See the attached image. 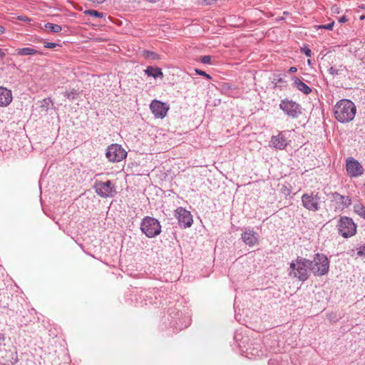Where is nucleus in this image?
Here are the masks:
<instances>
[{"label":"nucleus","instance_id":"f257e3e1","mask_svg":"<svg viewBox=\"0 0 365 365\" xmlns=\"http://www.w3.org/2000/svg\"><path fill=\"white\" fill-rule=\"evenodd\" d=\"M309 259L297 257L290 263L289 275L304 282L309 277Z\"/></svg>","mask_w":365,"mask_h":365},{"label":"nucleus","instance_id":"f03ea898","mask_svg":"<svg viewBox=\"0 0 365 365\" xmlns=\"http://www.w3.org/2000/svg\"><path fill=\"white\" fill-rule=\"evenodd\" d=\"M309 270L314 275L322 276L326 274L329 269V261L326 255L317 253L312 261L309 260Z\"/></svg>","mask_w":365,"mask_h":365},{"label":"nucleus","instance_id":"7ed1b4c3","mask_svg":"<svg viewBox=\"0 0 365 365\" xmlns=\"http://www.w3.org/2000/svg\"><path fill=\"white\" fill-rule=\"evenodd\" d=\"M140 230L147 237H153L160 233L161 226L158 220L146 217L141 222Z\"/></svg>","mask_w":365,"mask_h":365},{"label":"nucleus","instance_id":"20e7f679","mask_svg":"<svg viewBox=\"0 0 365 365\" xmlns=\"http://www.w3.org/2000/svg\"><path fill=\"white\" fill-rule=\"evenodd\" d=\"M337 227L339 234L345 238L352 237L356 232V225L351 218L346 216L340 218Z\"/></svg>","mask_w":365,"mask_h":365},{"label":"nucleus","instance_id":"39448f33","mask_svg":"<svg viewBox=\"0 0 365 365\" xmlns=\"http://www.w3.org/2000/svg\"><path fill=\"white\" fill-rule=\"evenodd\" d=\"M303 206L310 211H317L320 209L321 197L318 192H311L302 196Z\"/></svg>","mask_w":365,"mask_h":365},{"label":"nucleus","instance_id":"423d86ee","mask_svg":"<svg viewBox=\"0 0 365 365\" xmlns=\"http://www.w3.org/2000/svg\"><path fill=\"white\" fill-rule=\"evenodd\" d=\"M93 188L96 193L101 197H111L115 194V188L110 180L105 182L96 180L94 183Z\"/></svg>","mask_w":365,"mask_h":365},{"label":"nucleus","instance_id":"0eeeda50","mask_svg":"<svg viewBox=\"0 0 365 365\" xmlns=\"http://www.w3.org/2000/svg\"><path fill=\"white\" fill-rule=\"evenodd\" d=\"M106 155L109 161L115 163L125 158L127 153L120 145L112 144L108 148Z\"/></svg>","mask_w":365,"mask_h":365},{"label":"nucleus","instance_id":"6e6552de","mask_svg":"<svg viewBox=\"0 0 365 365\" xmlns=\"http://www.w3.org/2000/svg\"><path fill=\"white\" fill-rule=\"evenodd\" d=\"M175 216L178 219L179 225L182 227H190L192 225L193 220L191 213L182 207L175 210Z\"/></svg>","mask_w":365,"mask_h":365},{"label":"nucleus","instance_id":"1a4fd4ad","mask_svg":"<svg viewBox=\"0 0 365 365\" xmlns=\"http://www.w3.org/2000/svg\"><path fill=\"white\" fill-rule=\"evenodd\" d=\"M354 103L348 99L340 100L334 107V114H356Z\"/></svg>","mask_w":365,"mask_h":365},{"label":"nucleus","instance_id":"9d476101","mask_svg":"<svg viewBox=\"0 0 365 365\" xmlns=\"http://www.w3.org/2000/svg\"><path fill=\"white\" fill-rule=\"evenodd\" d=\"M346 169L347 174L351 178H356L364 173V168L361 164L353 158H348L346 159Z\"/></svg>","mask_w":365,"mask_h":365},{"label":"nucleus","instance_id":"9b49d317","mask_svg":"<svg viewBox=\"0 0 365 365\" xmlns=\"http://www.w3.org/2000/svg\"><path fill=\"white\" fill-rule=\"evenodd\" d=\"M290 140L287 137L286 132L279 133L277 135L272 136L270 140V146L278 149L283 150L289 144Z\"/></svg>","mask_w":365,"mask_h":365},{"label":"nucleus","instance_id":"f8f14e48","mask_svg":"<svg viewBox=\"0 0 365 365\" xmlns=\"http://www.w3.org/2000/svg\"><path fill=\"white\" fill-rule=\"evenodd\" d=\"M281 109L287 114H298L301 113L300 106L291 100H283L280 103Z\"/></svg>","mask_w":365,"mask_h":365},{"label":"nucleus","instance_id":"ddd939ff","mask_svg":"<svg viewBox=\"0 0 365 365\" xmlns=\"http://www.w3.org/2000/svg\"><path fill=\"white\" fill-rule=\"evenodd\" d=\"M153 114H167L170 109L169 104L158 100H153L150 104Z\"/></svg>","mask_w":365,"mask_h":365},{"label":"nucleus","instance_id":"4468645a","mask_svg":"<svg viewBox=\"0 0 365 365\" xmlns=\"http://www.w3.org/2000/svg\"><path fill=\"white\" fill-rule=\"evenodd\" d=\"M333 200L337 204V208L344 209L351 205V199L348 196H344L338 192L332 194Z\"/></svg>","mask_w":365,"mask_h":365},{"label":"nucleus","instance_id":"2eb2a0df","mask_svg":"<svg viewBox=\"0 0 365 365\" xmlns=\"http://www.w3.org/2000/svg\"><path fill=\"white\" fill-rule=\"evenodd\" d=\"M11 101V91L6 88L0 87V106H8Z\"/></svg>","mask_w":365,"mask_h":365},{"label":"nucleus","instance_id":"dca6fc26","mask_svg":"<svg viewBox=\"0 0 365 365\" xmlns=\"http://www.w3.org/2000/svg\"><path fill=\"white\" fill-rule=\"evenodd\" d=\"M292 79L293 81V86L304 94L308 95L312 92V88L304 83L300 78L293 76Z\"/></svg>","mask_w":365,"mask_h":365},{"label":"nucleus","instance_id":"f3484780","mask_svg":"<svg viewBox=\"0 0 365 365\" xmlns=\"http://www.w3.org/2000/svg\"><path fill=\"white\" fill-rule=\"evenodd\" d=\"M38 106L40 108L39 112H48L53 108V103L50 98H47L38 101Z\"/></svg>","mask_w":365,"mask_h":365},{"label":"nucleus","instance_id":"a211bd4d","mask_svg":"<svg viewBox=\"0 0 365 365\" xmlns=\"http://www.w3.org/2000/svg\"><path fill=\"white\" fill-rule=\"evenodd\" d=\"M38 53H41L38 51L30 47L16 49V54L18 56H33Z\"/></svg>","mask_w":365,"mask_h":365},{"label":"nucleus","instance_id":"6ab92c4d","mask_svg":"<svg viewBox=\"0 0 365 365\" xmlns=\"http://www.w3.org/2000/svg\"><path fill=\"white\" fill-rule=\"evenodd\" d=\"M145 71L148 76H152L155 78L163 76V72L159 68L148 66Z\"/></svg>","mask_w":365,"mask_h":365},{"label":"nucleus","instance_id":"aec40b11","mask_svg":"<svg viewBox=\"0 0 365 365\" xmlns=\"http://www.w3.org/2000/svg\"><path fill=\"white\" fill-rule=\"evenodd\" d=\"M62 95L63 97L67 98L69 100H74L79 95V92L78 89L69 88L68 90L62 92Z\"/></svg>","mask_w":365,"mask_h":365},{"label":"nucleus","instance_id":"412c9836","mask_svg":"<svg viewBox=\"0 0 365 365\" xmlns=\"http://www.w3.org/2000/svg\"><path fill=\"white\" fill-rule=\"evenodd\" d=\"M44 26L46 30L54 34L59 33L62 30L61 26L52 23H46Z\"/></svg>","mask_w":365,"mask_h":365},{"label":"nucleus","instance_id":"4be33fe9","mask_svg":"<svg viewBox=\"0 0 365 365\" xmlns=\"http://www.w3.org/2000/svg\"><path fill=\"white\" fill-rule=\"evenodd\" d=\"M354 212L360 217L365 219V207L360 203L356 204L354 206Z\"/></svg>","mask_w":365,"mask_h":365},{"label":"nucleus","instance_id":"5701e85b","mask_svg":"<svg viewBox=\"0 0 365 365\" xmlns=\"http://www.w3.org/2000/svg\"><path fill=\"white\" fill-rule=\"evenodd\" d=\"M143 56L147 58L150 60H159L160 59V55L158 54L155 52L150 51H143Z\"/></svg>","mask_w":365,"mask_h":365},{"label":"nucleus","instance_id":"b1692460","mask_svg":"<svg viewBox=\"0 0 365 365\" xmlns=\"http://www.w3.org/2000/svg\"><path fill=\"white\" fill-rule=\"evenodd\" d=\"M354 115H334L335 118L341 123H348L354 119Z\"/></svg>","mask_w":365,"mask_h":365},{"label":"nucleus","instance_id":"393cba45","mask_svg":"<svg viewBox=\"0 0 365 365\" xmlns=\"http://www.w3.org/2000/svg\"><path fill=\"white\" fill-rule=\"evenodd\" d=\"M84 14H86V15L93 16H95V17H97V18H102L103 16V13L99 12V11H96V10H93V9L86 10L84 11Z\"/></svg>","mask_w":365,"mask_h":365},{"label":"nucleus","instance_id":"a878e982","mask_svg":"<svg viewBox=\"0 0 365 365\" xmlns=\"http://www.w3.org/2000/svg\"><path fill=\"white\" fill-rule=\"evenodd\" d=\"M242 239L243 240L245 243H246L248 245H251V232L247 231L245 232L242 235Z\"/></svg>","mask_w":365,"mask_h":365},{"label":"nucleus","instance_id":"bb28decb","mask_svg":"<svg viewBox=\"0 0 365 365\" xmlns=\"http://www.w3.org/2000/svg\"><path fill=\"white\" fill-rule=\"evenodd\" d=\"M334 25V22L332 21L331 23L328 24L317 25V26H315V28L317 29H327L329 31H331L333 29Z\"/></svg>","mask_w":365,"mask_h":365},{"label":"nucleus","instance_id":"cd10ccee","mask_svg":"<svg viewBox=\"0 0 365 365\" xmlns=\"http://www.w3.org/2000/svg\"><path fill=\"white\" fill-rule=\"evenodd\" d=\"M200 61L205 64H210L211 63V56H201Z\"/></svg>","mask_w":365,"mask_h":365},{"label":"nucleus","instance_id":"c85d7f7f","mask_svg":"<svg viewBox=\"0 0 365 365\" xmlns=\"http://www.w3.org/2000/svg\"><path fill=\"white\" fill-rule=\"evenodd\" d=\"M195 73L197 74V75H200V76H205L206 78L207 79H211V76L210 75L206 73L205 71L200 70V69H195Z\"/></svg>","mask_w":365,"mask_h":365},{"label":"nucleus","instance_id":"c756f323","mask_svg":"<svg viewBox=\"0 0 365 365\" xmlns=\"http://www.w3.org/2000/svg\"><path fill=\"white\" fill-rule=\"evenodd\" d=\"M274 81H275L276 86H280L281 84L285 83V81H284V79L279 76H277L276 78H274Z\"/></svg>","mask_w":365,"mask_h":365},{"label":"nucleus","instance_id":"7c9ffc66","mask_svg":"<svg viewBox=\"0 0 365 365\" xmlns=\"http://www.w3.org/2000/svg\"><path fill=\"white\" fill-rule=\"evenodd\" d=\"M58 44L53 42H45L44 43V47L46 48H55Z\"/></svg>","mask_w":365,"mask_h":365},{"label":"nucleus","instance_id":"2f4dec72","mask_svg":"<svg viewBox=\"0 0 365 365\" xmlns=\"http://www.w3.org/2000/svg\"><path fill=\"white\" fill-rule=\"evenodd\" d=\"M303 53L307 57H310L311 55H312V51L309 48H307V47H305V48H303Z\"/></svg>","mask_w":365,"mask_h":365},{"label":"nucleus","instance_id":"473e14b6","mask_svg":"<svg viewBox=\"0 0 365 365\" xmlns=\"http://www.w3.org/2000/svg\"><path fill=\"white\" fill-rule=\"evenodd\" d=\"M331 11L334 14H339L340 13V9L336 5H334L331 7Z\"/></svg>","mask_w":365,"mask_h":365},{"label":"nucleus","instance_id":"72a5a7b5","mask_svg":"<svg viewBox=\"0 0 365 365\" xmlns=\"http://www.w3.org/2000/svg\"><path fill=\"white\" fill-rule=\"evenodd\" d=\"M215 0H202V3L205 5H211L212 4Z\"/></svg>","mask_w":365,"mask_h":365},{"label":"nucleus","instance_id":"f704fd0d","mask_svg":"<svg viewBox=\"0 0 365 365\" xmlns=\"http://www.w3.org/2000/svg\"><path fill=\"white\" fill-rule=\"evenodd\" d=\"M6 56V50L0 48V60Z\"/></svg>","mask_w":365,"mask_h":365},{"label":"nucleus","instance_id":"c9c22d12","mask_svg":"<svg viewBox=\"0 0 365 365\" xmlns=\"http://www.w3.org/2000/svg\"><path fill=\"white\" fill-rule=\"evenodd\" d=\"M348 21V19L346 18V16H342L341 17H340L339 19V22L342 24V23H345Z\"/></svg>","mask_w":365,"mask_h":365},{"label":"nucleus","instance_id":"e433bc0d","mask_svg":"<svg viewBox=\"0 0 365 365\" xmlns=\"http://www.w3.org/2000/svg\"><path fill=\"white\" fill-rule=\"evenodd\" d=\"M297 71V69L294 66L290 67L289 69V73H295Z\"/></svg>","mask_w":365,"mask_h":365},{"label":"nucleus","instance_id":"4c0bfd02","mask_svg":"<svg viewBox=\"0 0 365 365\" xmlns=\"http://www.w3.org/2000/svg\"><path fill=\"white\" fill-rule=\"evenodd\" d=\"M4 339H5L4 335L3 334L0 333V342L1 341H4Z\"/></svg>","mask_w":365,"mask_h":365},{"label":"nucleus","instance_id":"58836bf2","mask_svg":"<svg viewBox=\"0 0 365 365\" xmlns=\"http://www.w3.org/2000/svg\"><path fill=\"white\" fill-rule=\"evenodd\" d=\"M5 29L4 28L0 25V34H3L4 32Z\"/></svg>","mask_w":365,"mask_h":365},{"label":"nucleus","instance_id":"ea45409f","mask_svg":"<svg viewBox=\"0 0 365 365\" xmlns=\"http://www.w3.org/2000/svg\"><path fill=\"white\" fill-rule=\"evenodd\" d=\"M252 245H253L255 240H257L256 237L254 235V233H252Z\"/></svg>","mask_w":365,"mask_h":365},{"label":"nucleus","instance_id":"a19ab883","mask_svg":"<svg viewBox=\"0 0 365 365\" xmlns=\"http://www.w3.org/2000/svg\"><path fill=\"white\" fill-rule=\"evenodd\" d=\"M357 254H358V255L361 256V255H362L364 254V252H363L362 250H359V251H358Z\"/></svg>","mask_w":365,"mask_h":365},{"label":"nucleus","instance_id":"79ce46f5","mask_svg":"<svg viewBox=\"0 0 365 365\" xmlns=\"http://www.w3.org/2000/svg\"><path fill=\"white\" fill-rule=\"evenodd\" d=\"M158 117L160 118H163L165 115H157Z\"/></svg>","mask_w":365,"mask_h":365}]
</instances>
